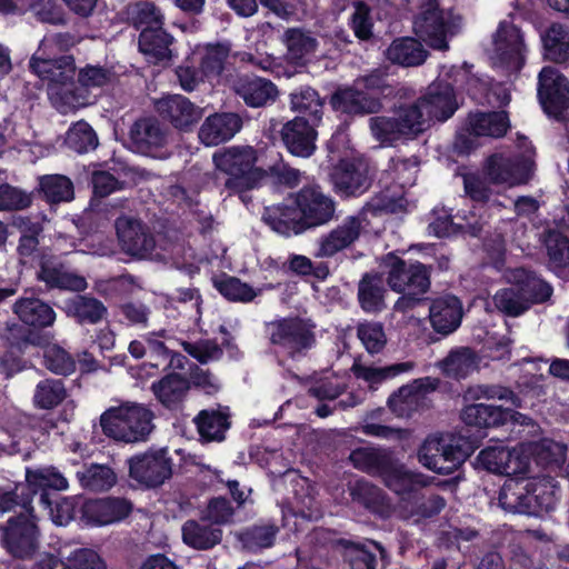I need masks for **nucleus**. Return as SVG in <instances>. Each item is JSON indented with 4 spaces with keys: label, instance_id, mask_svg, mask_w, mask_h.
I'll list each match as a JSON object with an SVG mask.
<instances>
[{
    "label": "nucleus",
    "instance_id": "obj_60",
    "mask_svg": "<svg viewBox=\"0 0 569 569\" xmlns=\"http://www.w3.org/2000/svg\"><path fill=\"white\" fill-rule=\"evenodd\" d=\"M383 413L381 408L371 411L363 419L362 425L360 427L361 431L370 437H377L382 439H403L408 437V431L402 429H395L381 423L376 422V420Z\"/></svg>",
    "mask_w": 569,
    "mask_h": 569
},
{
    "label": "nucleus",
    "instance_id": "obj_17",
    "mask_svg": "<svg viewBox=\"0 0 569 569\" xmlns=\"http://www.w3.org/2000/svg\"><path fill=\"white\" fill-rule=\"evenodd\" d=\"M132 511V503L120 497L88 500L82 506V519L90 526H109L126 519Z\"/></svg>",
    "mask_w": 569,
    "mask_h": 569
},
{
    "label": "nucleus",
    "instance_id": "obj_3",
    "mask_svg": "<svg viewBox=\"0 0 569 569\" xmlns=\"http://www.w3.org/2000/svg\"><path fill=\"white\" fill-rule=\"evenodd\" d=\"M369 127L377 141L391 146L399 140H413L431 126L429 116L416 100L397 106L391 116L370 118Z\"/></svg>",
    "mask_w": 569,
    "mask_h": 569
},
{
    "label": "nucleus",
    "instance_id": "obj_41",
    "mask_svg": "<svg viewBox=\"0 0 569 569\" xmlns=\"http://www.w3.org/2000/svg\"><path fill=\"white\" fill-rule=\"evenodd\" d=\"M442 371L452 378H465L478 368L477 355L467 347L453 349L440 362Z\"/></svg>",
    "mask_w": 569,
    "mask_h": 569
},
{
    "label": "nucleus",
    "instance_id": "obj_15",
    "mask_svg": "<svg viewBox=\"0 0 569 569\" xmlns=\"http://www.w3.org/2000/svg\"><path fill=\"white\" fill-rule=\"evenodd\" d=\"M114 227L119 244L126 253L137 258L151 256L156 248L154 238L140 220L119 217Z\"/></svg>",
    "mask_w": 569,
    "mask_h": 569
},
{
    "label": "nucleus",
    "instance_id": "obj_36",
    "mask_svg": "<svg viewBox=\"0 0 569 569\" xmlns=\"http://www.w3.org/2000/svg\"><path fill=\"white\" fill-rule=\"evenodd\" d=\"M61 308L69 317L76 318L79 323H97L107 313V308L101 301L88 296H77L66 300Z\"/></svg>",
    "mask_w": 569,
    "mask_h": 569
},
{
    "label": "nucleus",
    "instance_id": "obj_16",
    "mask_svg": "<svg viewBox=\"0 0 569 569\" xmlns=\"http://www.w3.org/2000/svg\"><path fill=\"white\" fill-rule=\"evenodd\" d=\"M362 216H349L318 241L316 257L329 258L351 247L366 229Z\"/></svg>",
    "mask_w": 569,
    "mask_h": 569
},
{
    "label": "nucleus",
    "instance_id": "obj_11",
    "mask_svg": "<svg viewBox=\"0 0 569 569\" xmlns=\"http://www.w3.org/2000/svg\"><path fill=\"white\" fill-rule=\"evenodd\" d=\"M508 128L509 119L506 112L470 113L457 134L455 146L460 152H469L476 148L477 138H499L507 132Z\"/></svg>",
    "mask_w": 569,
    "mask_h": 569
},
{
    "label": "nucleus",
    "instance_id": "obj_35",
    "mask_svg": "<svg viewBox=\"0 0 569 569\" xmlns=\"http://www.w3.org/2000/svg\"><path fill=\"white\" fill-rule=\"evenodd\" d=\"M392 459L388 450L380 448H359L350 453V461L357 469L381 478Z\"/></svg>",
    "mask_w": 569,
    "mask_h": 569
},
{
    "label": "nucleus",
    "instance_id": "obj_49",
    "mask_svg": "<svg viewBox=\"0 0 569 569\" xmlns=\"http://www.w3.org/2000/svg\"><path fill=\"white\" fill-rule=\"evenodd\" d=\"M290 106L292 111L319 120L322 113L323 101L315 89L303 87L290 94Z\"/></svg>",
    "mask_w": 569,
    "mask_h": 569
},
{
    "label": "nucleus",
    "instance_id": "obj_40",
    "mask_svg": "<svg viewBox=\"0 0 569 569\" xmlns=\"http://www.w3.org/2000/svg\"><path fill=\"white\" fill-rule=\"evenodd\" d=\"M545 57L558 63H569V28L552 24L541 37Z\"/></svg>",
    "mask_w": 569,
    "mask_h": 569
},
{
    "label": "nucleus",
    "instance_id": "obj_55",
    "mask_svg": "<svg viewBox=\"0 0 569 569\" xmlns=\"http://www.w3.org/2000/svg\"><path fill=\"white\" fill-rule=\"evenodd\" d=\"M288 50V57L295 62L305 60L315 52L317 42L309 34L299 29H289L283 36Z\"/></svg>",
    "mask_w": 569,
    "mask_h": 569
},
{
    "label": "nucleus",
    "instance_id": "obj_56",
    "mask_svg": "<svg viewBox=\"0 0 569 569\" xmlns=\"http://www.w3.org/2000/svg\"><path fill=\"white\" fill-rule=\"evenodd\" d=\"M228 56L229 47L226 44H209L203 49L200 58V68L207 80H212L220 76Z\"/></svg>",
    "mask_w": 569,
    "mask_h": 569
},
{
    "label": "nucleus",
    "instance_id": "obj_12",
    "mask_svg": "<svg viewBox=\"0 0 569 569\" xmlns=\"http://www.w3.org/2000/svg\"><path fill=\"white\" fill-rule=\"evenodd\" d=\"M525 51L526 44L520 29L510 21H501L492 38V63L517 71L523 64Z\"/></svg>",
    "mask_w": 569,
    "mask_h": 569
},
{
    "label": "nucleus",
    "instance_id": "obj_4",
    "mask_svg": "<svg viewBox=\"0 0 569 569\" xmlns=\"http://www.w3.org/2000/svg\"><path fill=\"white\" fill-rule=\"evenodd\" d=\"M218 171L228 176L224 188L241 192L258 187L266 171L258 163V154L251 146H232L214 152L212 157Z\"/></svg>",
    "mask_w": 569,
    "mask_h": 569
},
{
    "label": "nucleus",
    "instance_id": "obj_43",
    "mask_svg": "<svg viewBox=\"0 0 569 569\" xmlns=\"http://www.w3.org/2000/svg\"><path fill=\"white\" fill-rule=\"evenodd\" d=\"M194 422L200 437L206 441H222L229 428L228 413L220 410H202Z\"/></svg>",
    "mask_w": 569,
    "mask_h": 569
},
{
    "label": "nucleus",
    "instance_id": "obj_30",
    "mask_svg": "<svg viewBox=\"0 0 569 569\" xmlns=\"http://www.w3.org/2000/svg\"><path fill=\"white\" fill-rule=\"evenodd\" d=\"M233 89L248 106L254 108L274 101L278 96L276 86L259 77H241L234 81Z\"/></svg>",
    "mask_w": 569,
    "mask_h": 569
},
{
    "label": "nucleus",
    "instance_id": "obj_26",
    "mask_svg": "<svg viewBox=\"0 0 569 569\" xmlns=\"http://www.w3.org/2000/svg\"><path fill=\"white\" fill-rule=\"evenodd\" d=\"M295 198L277 206L267 207L263 221L279 234L290 236L303 232Z\"/></svg>",
    "mask_w": 569,
    "mask_h": 569
},
{
    "label": "nucleus",
    "instance_id": "obj_8",
    "mask_svg": "<svg viewBox=\"0 0 569 569\" xmlns=\"http://www.w3.org/2000/svg\"><path fill=\"white\" fill-rule=\"evenodd\" d=\"M467 453L450 435L429 436L418 451L419 462L427 469L449 475L466 459Z\"/></svg>",
    "mask_w": 569,
    "mask_h": 569
},
{
    "label": "nucleus",
    "instance_id": "obj_64",
    "mask_svg": "<svg viewBox=\"0 0 569 569\" xmlns=\"http://www.w3.org/2000/svg\"><path fill=\"white\" fill-rule=\"evenodd\" d=\"M546 247L550 263L555 268L569 266V240L558 232H549Z\"/></svg>",
    "mask_w": 569,
    "mask_h": 569
},
{
    "label": "nucleus",
    "instance_id": "obj_21",
    "mask_svg": "<svg viewBox=\"0 0 569 569\" xmlns=\"http://www.w3.org/2000/svg\"><path fill=\"white\" fill-rule=\"evenodd\" d=\"M382 480L390 490L402 497L401 508L403 509H407L416 499L418 490L427 485V478L423 475L409 471L395 459L383 473Z\"/></svg>",
    "mask_w": 569,
    "mask_h": 569
},
{
    "label": "nucleus",
    "instance_id": "obj_28",
    "mask_svg": "<svg viewBox=\"0 0 569 569\" xmlns=\"http://www.w3.org/2000/svg\"><path fill=\"white\" fill-rule=\"evenodd\" d=\"M429 317L431 326L437 332L449 335L460 326L462 306L453 296L441 297L430 306Z\"/></svg>",
    "mask_w": 569,
    "mask_h": 569
},
{
    "label": "nucleus",
    "instance_id": "obj_52",
    "mask_svg": "<svg viewBox=\"0 0 569 569\" xmlns=\"http://www.w3.org/2000/svg\"><path fill=\"white\" fill-rule=\"evenodd\" d=\"M422 400L418 387L403 386L388 399L390 410L398 417H409L415 412Z\"/></svg>",
    "mask_w": 569,
    "mask_h": 569
},
{
    "label": "nucleus",
    "instance_id": "obj_45",
    "mask_svg": "<svg viewBox=\"0 0 569 569\" xmlns=\"http://www.w3.org/2000/svg\"><path fill=\"white\" fill-rule=\"evenodd\" d=\"M156 398L166 407L178 405L189 390V382L180 375H168L151 387Z\"/></svg>",
    "mask_w": 569,
    "mask_h": 569
},
{
    "label": "nucleus",
    "instance_id": "obj_6",
    "mask_svg": "<svg viewBox=\"0 0 569 569\" xmlns=\"http://www.w3.org/2000/svg\"><path fill=\"white\" fill-rule=\"evenodd\" d=\"M459 19L440 10L436 0H420L419 11L413 20L415 33L431 48L448 49V37L453 36Z\"/></svg>",
    "mask_w": 569,
    "mask_h": 569
},
{
    "label": "nucleus",
    "instance_id": "obj_39",
    "mask_svg": "<svg viewBox=\"0 0 569 569\" xmlns=\"http://www.w3.org/2000/svg\"><path fill=\"white\" fill-rule=\"evenodd\" d=\"M38 277L52 288L72 291H83L87 289V281L83 277L68 272L62 266L54 263L43 262Z\"/></svg>",
    "mask_w": 569,
    "mask_h": 569
},
{
    "label": "nucleus",
    "instance_id": "obj_48",
    "mask_svg": "<svg viewBox=\"0 0 569 569\" xmlns=\"http://www.w3.org/2000/svg\"><path fill=\"white\" fill-rule=\"evenodd\" d=\"M64 143L78 153H86L97 148L98 137L89 123L78 121L67 131Z\"/></svg>",
    "mask_w": 569,
    "mask_h": 569
},
{
    "label": "nucleus",
    "instance_id": "obj_25",
    "mask_svg": "<svg viewBox=\"0 0 569 569\" xmlns=\"http://www.w3.org/2000/svg\"><path fill=\"white\" fill-rule=\"evenodd\" d=\"M332 182L338 193L358 196L370 186L367 169L362 163L341 161L332 173Z\"/></svg>",
    "mask_w": 569,
    "mask_h": 569
},
{
    "label": "nucleus",
    "instance_id": "obj_23",
    "mask_svg": "<svg viewBox=\"0 0 569 569\" xmlns=\"http://www.w3.org/2000/svg\"><path fill=\"white\" fill-rule=\"evenodd\" d=\"M158 112L179 130H190L203 114V110L181 94L168 96L157 104Z\"/></svg>",
    "mask_w": 569,
    "mask_h": 569
},
{
    "label": "nucleus",
    "instance_id": "obj_42",
    "mask_svg": "<svg viewBox=\"0 0 569 569\" xmlns=\"http://www.w3.org/2000/svg\"><path fill=\"white\" fill-rule=\"evenodd\" d=\"M507 415L501 407L477 403L467 406L461 418L469 426L487 428L507 422Z\"/></svg>",
    "mask_w": 569,
    "mask_h": 569
},
{
    "label": "nucleus",
    "instance_id": "obj_54",
    "mask_svg": "<svg viewBox=\"0 0 569 569\" xmlns=\"http://www.w3.org/2000/svg\"><path fill=\"white\" fill-rule=\"evenodd\" d=\"M66 398V389L61 380L47 379L36 386L33 405L39 409H52Z\"/></svg>",
    "mask_w": 569,
    "mask_h": 569
},
{
    "label": "nucleus",
    "instance_id": "obj_51",
    "mask_svg": "<svg viewBox=\"0 0 569 569\" xmlns=\"http://www.w3.org/2000/svg\"><path fill=\"white\" fill-rule=\"evenodd\" d=\"M493 302L498 310L511 317H518L530 308L526 295L515 284L497 291Z\"/></svg>",
    "mask_w": 569,
    "mask_h": 569
},
{
    "label": "nucleus",
    "instance_id": "obj_5",
    "mask_svg": "<svg viewBox=\"0 0 569 569\" xmlns=\"http://www.w3.org/2000/svg\"><path fill=\"white\" fill-rule=\"evenodd\" d=\"M153 415L143 405L126 402L119 407H112L104 411L100 418V425L110 438L124 442L143 440L153 428Z\"/></svg>",
    "mask_w": 569,
    "mask_h": 569
},
{
    "label": "nucleus",
    "instance_id": "obj_34",
    "mask_svg": "<svg viewBox=\"0 0 569 569\" xmlns=\"http://www.w3.org/2000/svg\"><path fill=\"white\" fill-rule=\"evenodd\" d=\"M148 346V353L154 362H149L150 368H159L160 366L170 367L174 361L179 363L180 357L173 352V347L177 343L166 330L150 332L144 336Z\"/></svg>",
    "mask_w": 569,
    "mask_h": 569
},
{
    "label": "nucleus",
    "instance_id": "obj_2",
    "mask_svg": "<svg viewBox=\"0 0 569 569\" xmlns=\"http://www.w3.org/2000/svg\"><path fill=\"white\" fill-rule=\"evenodd\" d=\"M29 67L47 83L49 99L60 112L67 113L88 103V97L76 87L77 73L72 56L53 59L42 52H34Z\"/></svg>",
    "mask_w": 569,
    "mask_h": 569
},
{
    "label": "nucleus",
    "instance_id": "obj_47",
    "mask_svg": "<svg viewBox=\"0 0 569 569\" xmlns=\"http://www.w3.org/2000/svg\"><path fill=\"white\" fill-rule=\"evenodd\" d=\"M412 369V362H400L387 367H369L361 363H355L352 366L355 376L368 382L370 387H375L401 373L409 372Z\"/></svg>",
    "mask_w": 569,
    "mask_h": 569
},
{
    "label": "nucleus",
    "instance_id": "obj_50",
    "mask_svg": "<svg viewBox=\"0 0 569 569\" xmlns=\"http://www.w3.org/2000/svg\"><path fill=\"white\" fill-rule=\"evenodd\" d=\"M40 190L49 202L58 203L73 199L71 180L61 174H48L40 178Z\"/></svg>",
    "mask_w": 569,
    "mask_h": 569
},
{
    "label": "nucleus",
    "instance_id": "obj_1",
    "mask_svg": "<svg viewBox=\"0 0 569 569\" xmlns=\"http://www.w3.org/2000/svg\"><path fill=\"white\" fill-rule=\"evenodd\" d=\"M535 451L531 443L507 448L508 458L503 459L500 473L509 478L499 493V503L506 511L539 516L556 506L555 486L548 479L520 477L530 471Z\"/></svg>",
    "mask_w": 569,
    "mask_h": 569
},
{
    "label": "nucleus",
    "instance_id": "obj_13",
    "mask_svg": "<svg viewBox=\"0 0 569 569\" xmlns=\"http://www.w3.org/2000/svg\"><path fill=\"white\" fill-rule=\"evenodd\" d=\"M295 201L299 211L303 231L329 222L335 214V201L319 187L302 188Z\"/></svg>",
    "mask_w": 569,
    "mask_h": 569
},
{
    "label": "nucleus",
    "instance_id": "obj_38",
    "mask_svg": "<svg viewBox=\"0 0 569 569\" xmlns=\"http://www.w3.org/2000/svg\"><path fill=\"white\" fill-rule=\"evenodd\" d=\"M14 312L27 325L33 327L51 326L56 320L53 309L39 299H21L14 306Z\"/></svg>",
    "mask_w": 569,
    "mask_h": 569
},
{
    "label": "nucleus",
    "instance_id": "obj_44",
    "mask_svg": "<svg viewBox=\"0 0 569 569\" xmlns=\"http://www.w3.org/2000/svg\"><path fill=\"white\" fill-rule=\"evenodd\" d=\"M222 532L212 526L200 523L194 520L187 521L182 527V539L184 543L194 549H209L221 540Z\"/></svg>",
    "mask_w": 569,
    "mask_h": 569
},
{
    "label": "nucleus",
    "instance_id": "obj_24",
    "mask_svg": "<svg viewBox=\"0 0 569 569\" xmlns=\"http://www.w3.org/2000/svg\"><path fill=\"white\" fill-rule=\"evenodd\" d=\"M281 139L290 153L308 158L316 149L317 132L313 124L297 117L283 124Z\"/></svg>",
    "mask_w": 569,
    "mask_h": 569
},
{
    "label": "nucleus",
    "instance_id": "obj_14",
    "mask_svg": "<svg viewBox=\"0 0 569 569\" xmlns=\"http://www.w3.org/2000/svg\"><path fill=\"white\" fill-rule=\"evenodd\" d=\"M538 97L545 112L559 119L569 108V86L567 79L552 67L543 68L539 73Z\"/></svg>",
    "mask_w": 569,
    "mask_h": 569
},
{
    "label": "nucleus",
    "instance_id": "obj_9",
    "mask_svg": "<svg viewBox=\"0 0 569 569\" xmlns=\"http://www.w3.org/2000/svg\"><path fill=\"white\" fill-rule=\"evenodd\" d=\"M23 512L10 518L2 529V542L10 555L27 558L39 547V530L29 502L21 505Z\"/></svg>",
    "mask_w": 569,
    "mask_h": 569
},
{
    "label": "nucleus",
    "instance_id": "obj_62",
    "mask_svg": "<svg viewBox=\"0 0 569 569\" xmlns=\"http://www.w3.org/2000/svg\"><path fill=\"white\" fill-rule=\"evenodd\" d=\"M499 399L520 407V399L509 389L500 386H475L465 393V400Z\"/></svg>",
    "mask_w": 569,
    "mask_h": 569
},
{
    "label": "nucleus",
    "instance_id": "obj_31",
    "mask_svg": "<svg viewBox=\"0 0 569 569\" xmlns=\"http://www.w3.org/2000/svg\"><path fill=\"white\" fill-rule=\"evenodd\" d=\"M173 38L162 28H144L139 37V50L151 63L169 61Z\"/></svg>",
    "mask_w": 569,
    "mask_h": 569
},
{
    "label": "nucleus",
    "instance_id": "obj_27",
    "mask_svg": "<svg viewBox=\"0 0 569 569\" xmlns=\"http://www.w3.org/2000/svg\"><path fill=\"white\" fill-rule=\"evenodd\" d=\"M129 138L137 152L152 157L166 142V134L159 122L150 118L136 121L130 128Z\"/></svg>",
    "mask_w": 569,
    "mask_h": 569
},
{
    "label": "nucleus",
    "instance_id": "obj_46",
    "mask_svg": "<svg viewBox=\"0 0 569 569\" xmlns=\"http://www.w3.org/2000/svg\"><path fill=\"white\" fill-rule=\"evenodd\" d=\"M26 481L34 492L46 489L67 490L69 487L66 477L53 467H40L26 470Z\"/></svg>",
    "mask_w": 569,
    "mask_h": 569
},
{
    "label": "nucleus",
    "instance_id": "obj_20",
    "mask_svg": "<svg viewBox=\"0 0 569 569\" xmlns=\"http://www.w3.org/2000/svg\"><path fill=\"white\" fill-rule=\"evenodd\" d=\"M531 163L528 159H510L501 154L492 156L488 164V178L492 184L512 188L529 179Z\"/></svg>",
    "mask_w": 569,
    "mask_h": 569
},
{
    "label": "nucleus",
    "instance_id": "obj_37",
    "mask_svg": "<svg viewBox=\"0 0 569 569\" xmlns=\"http://www.w3.org/2000/svg\"><path fill=\"white\" fill-rule=\"evenodd\" d=\"M386 54L391 62L405 67L421 64L427 58V51L422 44L409 37L395 40L388 47Z\"/></svg>",
    "mask_w": 569,
    "mask_h": 569
},
{
    "label": "nucleus",
    "instance_id": "obj_18",
    "mask_svg": "<svg viewBox=\"0 0 569 569\" xmlns=\"http://www.w3.org/2000/svg\"><path fill=\"white\" fill-rule=\"evenodd\" d=\"M130 476L147 487H157L171 475L170 460L164 450L136 456L129 461Z\"/></svg>",
    "mask_w": 569,
    "mask_h": 569
},
{
    "label": "nucleus",
    "instance_id": "obj_58",
    "mask_svg": "<svg viewBox=\"0 0 569 569\" xmlns=\"http://www.w3.org/2000/svg\"><path fill=\"white\" fill-rule=\"evenodd\" d=\"M114 81V73L100 66L88 64L78 73L79 90L84 93L89 89L103 88Z\"/></svg>",
    "mask_w": 569,
    "mask_h": 569
},
{
    "label": "nucleus",
    "instance_id": "obj_59",
    "mask_svg": "<svg viewBox=\"0 0 569 569\" xmlns=\"http://www.w3.org/2000/svg\"><path fill=\"white\" fill-rule=\"evenodd\" d=\"M218 291L229 300L249 302L260 292L237 278L229 277L216 282Z\"/></svg>",
    "mask_w": 569,
    "mask_h": 569
},
{
    "label": "nucleus",
    "instance_id": "obj_22",
    "mask_svg": "<svg viewBox=\"0 0 569 569\" xmlns=\"http://www.w3.org/2000/svg\"><path fill=\"white\" fill-rule=\"evenodd\" d=\"M242 128L241 118L233 112H217L204 119L198 137L207 147H214L231 140Z\"/></svg>",
    "mask_w": 569,
    "mask_h": 569
},
{
    "label": "nucleus",
    "instance_id": "obj_19",
    "mask_svg": "<svg viewBox=\"0 0 569 569\" xmlns=\"http://www.w3.org/2000/svg\"><path fill=\"white\" fill-rule=\"evenodd\" d=\"M417 102L429 116L430 126L435 121H446L458 108L452 86L443 82L432 83Z\"/></svg>",
    "mask_w": 569,
    "mask_h": 569
},
{
    "label": "nucleus",
    "instance_id": "obj_63",
    "mask_svg": "<svg viewBox=\"0 0 569 569\" xmlns=\"http://www.w3.org/2000/svg\"><path fill=\"white\" fill-rule=\"evenodd\" d=\"M358 337L370 353L381 351L387 342L383 327L378 322H365L359 325Z\"/></svg>",
    "mask_w": 569,
    "mask_h": 569
},
{
    "label": "nucleus",
    "instance_id": "obj_61",
    "mask_svg": "<svg viewBox=\"0 0 569 569\" xmlns=\"http://www.w3.org/2000/svg\"><path fill=\"white\" fill-rule=\"evenodd\" d=\"M130 19L138 29L162 28L163 14L150 2H140L132 7Z\"/></svg>",
    "mask_w": 569,
    "mask_h": 569
},
{
    "label": "nucleus",
    "instance_id": "obj_57",
    "mask_svg": "<svg viewBox=\"0 0 569 569\" xmlns=\"http://www.w3.org/2000/svg\"><path fill=\"white\" fill-rule=\"evenodd\" d=\"M40 505L48 510L52 522L57 526H67L74 517L76 501L73 498L64 497L52 502L43 492L40 496Z\"/></svg>",
    "mask_w": 569,
    "mask_h": 569
},
{
    "label": "nucleus",
    "instance_id": "obj_33",
    "mask_svg": "<svg viewBox=\"0 0 569 569\" xmlns=\"http://www.w3.org/2000/svg\"><path fill=\"white\" fill-rule=\"evenodd\" d=\"M386 293L385 279L379 273L368 272L359 281L358 300L366 312L381 311L386 306Z\"/></svg>",
    "mask_w": 569,
    "mask_h": 569
},
{
    "label": "nucleus",
    "instance_id": "obj_10",
    "mask_svg": "<svg viewBox=\"0 0 569 569\" xmlns=\"http://www.w3.org/2000/svg\"><path fill=\"white\" fill-rule=\"evenodd\" d=\"M313 326L300 318H283L272 321L267 330L271 343L278 346L290 357L310 349L315 343Z\"/></svg>",
    "mask_w": 569,
    "mask_h": 569
},
{
    "label": "nucleus",
    "instance_id": "obj_29",
    "mask_svg": "<svg viewBox=\"0 0 569 569\" xmlns=\"http://www.w3.org/2000/svg\"><path fill=\"white\" fill-rule=\"evenodd\" d=\"M335 109L349 114H363L378 112L382 104L378 98L363 92L360 87L338 90L332 97Z\"/></svg>",
    "mask_w": 569,
    "mask_h": 569
},
{
    "label": "nucleus",
    "instance_id": "obj_53",
    "mask_svg": "<svg viewBox=\"0 0 569 569\" xmlns=\"http://www.w3.org/2000/svg\"><path fill=\"white\" fill-rule=\"evenodd\" d=\"M82 487L92 491H104L116 483V475L111 468L103 465H91L78 471Z\"/></svg>",
    "mask_w": 569,
    "mask_h": 569
},
{
    "label": "nucleus",
    "instance_id": "obj_7",
    "mask_svg": "<svg viewBox=\"0 0 569 569\" xmlns=\"http://www.w3.org/2000/svg\"><path fill=\"white\" fill-rule=\"evenodd\" d=\"M381 268L389 288L395 292L426 293L429 290V270L421 262H407L393 253H388Z\"/></svg>",
    "mask_w": 569,
    "mask_h": 569
},
{
    "label": "nucleus",
    "instance_id": "obj_32",
    "mask_svg": "<svg viewBox=\"0 0 569 569\" xmlns=\"http://www.w3.org/2000/svg\"><path fill=\"white\" fill-rule=\"evenodd\" d=\"M506 277L508 282L518 286L521 293L526 295L530 306L545 302L552 293L551 287L546 281L522 268L509 270Z\"/></svg>",
    "mask_w": 569,
    "mask_h": 569
}]
</instances>
